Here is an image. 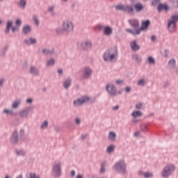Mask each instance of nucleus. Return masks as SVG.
<instances>
[{"label": "nucleus", "mask_w": 178, "mask_h": 178, "mask_svg": "<svg viewBox=\"0 0 178 178\" xmlns=\"http://www.w3.org/2000/svg\"><path fill=\"white\" fill-rule=\"evenodd\" d=\"M160 2H161V0H153L152 4L154 5V6L155 5H159Z\"/></svg>", "instance_id": "nucleus-53"}, {"label": "nucleus", "mask_w": 178, "mask_h": 178, "mask_svg": "<svg viewBox=\"0 0 178 178\" xmlns=\"http://www.w3.org/2000/svg\"><path fill=\"white\" fill-rule=\"evenodd\" d=\"M56 63V60L54 58H50L46 60L47 67H52Z\"/></svg>", "instance_id": "nucleus-27"}, {"label": "nucleus", "mask_w": 178, "mask_h": 178, "mask_svg": "<svg viewBox=\"0 0 178 178\" xmlns=\"http://www.w3.org/2000/svg\"><path fill=\"white\" fill-rule=\"evenodd\" d=\"M30 178H40L35 175V174H31L30 175Z\"/></svg>", "instance_id": "nucleus-60"}, {"label": "nucleus", "mask_w": 178, "mask_h": 178, "mask_svg": "<svg viewBox=\"0 0 178 178\" xmlns=\"http://www.w3.org/2000/svg\"><path fill=\"white\" fill-rule=\"evenodd\" d=\"M129 45L131 47V49L134 51V52L140 50V45L137 44V40H132L131 42H130Z\"/></svg>", "instance_id": "nucleus-20"}, {"label": "nucleus", "mask_w": 178, "mask_h": 178, "mask_svg": "<svg viewBox=\"0 0 178 178\" xmlns=\"http://www.w3.org/2000/svg\"><path fill=\"white\" fill-rule=\"evenodd\" d=\"M55 131H56V133H60V131H62V128L59 127H56L54 128Z\"/></svg>", "instance_id": "nucleus-51"}, {"label": "nucleus", "mask_w": 178, "mask_h": 178, "mask_svg": "<svg viewBox=\"0 0 178 178\" xmlns=\"http://www.w3.org/2000/svg\"><path fill=\"white\" fill-rule=\"evenodd\" d=\"M105 165H106V162H103L101 164V168H100V173H104L106 170H105Z\"/></svg>", "instance_id": "nucleus-41"}, {"label": "nucleus", "mask_w": 178, "mask_h": 178, "mask_svg": "<svg viewBox=\"0 0 178 178\" xmlns=\"http://www.w3.org/2000/svg\"><path fill=\"white\" fill-rule=\"evenodd\" d=\"M57 72L58 73V74H63V70H62V69H58V70H57Z\"/></svg>", "instance_id": "nucleus-59"}, {"label": "nucleus", "mask_w": 178, "mask_h": 178, "mask_svg": "<svg viewBox=\"0 0 178 178\" xmlns=\"http://www.w3.org/2000/svg\"><path fill=\"white\" fill-rule=\"evenodd\" d=\"M115 145H109L106 149V153L107 154H112L113 151H115Z\"/></svg>", "instance_id": "nucleus-38"}, {"label": "nucleus", "mask_w": 178, "mask_h": 178, "mask_svg": "<svg viewBox=\"0 0 178 178\" xmlns=\"http://www.w3.org/2000/svg\"><path fill=\"white\" fill-rule=\"evenodd\" d=\"M117 10H123V12H127L129 15L134 16V8L130 5H117L115 7Z\"/></svg>", "instance_id": "nucleus-8"}, {"label": "nucleus", "mask_w": 178, "mask_h": 178, "mask_svg": "<svg viewBox=\"0 0 178 178\" xmlns=\"http://www.w3.org/2000/svg\"><path fill=\"white\" fill-rule=\"evenodd\" d=\"M108 138L110 141H116V133L115 131H110L108 135Z\"/></svg>", "instance_id": "nucleus-34"}, {"label": "nucleus", "mask_w": 178, "mask_h": 178, "mask_svg": "<svg viewBox=\"0 0 178 178\" xmlns=\"http://www.w3.org/2000/svg\"><path fill=\"white\" fill-rule=\"evenodd\" d=\"M135 108L136 109H137L138 111H139V109H141L143 108V104L141 103H138L135 105Z\"/></svg>", "instance_id": "nucleus-46"}, {"label": "nucleus", "mask_w": 178, "mask_h": 178, "mask_svg": "<svg viewBox=\"0 0 178 178\" xmlns=\"http://www.w3.org/2000/svg\"><path fill=\"white\" fill-rule=\"evenodd\" d=\"M16 178H23V175H19L17 176Z\"/></svg>", "instance_id": "nucleus-64"}, {"label": "nucleus", "mask_w": 178, "mask_h": 178, "mask_svg": "<svg viewBox=\"0 0 178 178\" xmlns=\"http://www.w3.org/2000/svg\"><path fill=\"white\" fill-rule=\"evenodd\" d=\"M131 116L133 118L132 122L134 123H138L139 120L138 118H141L143 116V112L140 110L134 111L131 113Z\"/></svg>", "instance_id": "nucleus-13"}, {"label": "nucleus", "mask_w": 178, "mask_h": 178, "mask_svg": "<svg viewBox=\"0 0 178 178\" xmlns=\"http://www.w3.org/2000/svg\"><path fill=\"white\" fill-rule=\"evenodd\" d=\"M169 69H176V60L175 58H171L168 62Z\"/></svg>", "instance_id": "nucleus-32"}, {"label": "nucleus", "mask_w": 178, "mask_h": 178, "mask_svg": "<svg viewBox=\"0 0 178 178\" xmlns=\"http://www.w3.org/2000/svg\"><path fill=\"white\" fill-rule=\"evenodd\" d=\"M175 170H176V166H175V165H168L163 168L162 171V176L163 177H168L169 176L172 175V173H173Z\"/></svg>", "instance_id": "nucleus-9"}, {"label": "nucleus", "mask_w": 178, "mask_h": 178, "mask_svg": "<svg viewBox=\"0 0 178 178\" xmlns=\"http://www.w3.org/2000/svg\"><path fill=\"white\" fill-rule=\"evenodd\" d=\"M149 24H151V22L149 21V19L143 22L141 27L139 28V30L136 31L135 33L140 35L141 34V31L144 30H148V27H149Z\"/></svg>", "instance_id": "nucleus-14"}, {"label": "nucleus", "mask_w": 178, "mask_h": 178, "mask_svg": "<svg viewBox=\"0 0 178 178\" xmlns=\"http://www.w3.org/2000/svg\"><path fill=\"white\" fill-rule=\"evenodd\" d=\"M3 83H5V79H0V87L3 86Z\"/></svg>", "instance_id": "nucleus-54"}, {"label": "nucleus", "mask_w": 178, "mask_h": 178, "mask_svg": "<svg viewBox=\"0 0 178 178\" xmlns=\"http://www.w3.org/2000/svg\"><path fill=\"white\" fill-rule=\"evenodd\" d=\"M92 75V70H91V68H90L88 67H86L83 69L84 79H86V80H88V79H90Z\"/></svg>", "instance_id": "nucleus-17"}, {"label": "nucleus", "mask_w": 178, "mask_h": 178, "mask_svg": "<svg viewBox=\"0 0 178 178\" xmlns=\"http://www.w3.org/2000/svg\"><path fill=\"white\" fill-rule=\"evenodd\" d=\"M140 129L143 131V133H145V131H147V126L145 124H142L140 126Z\"/></svg>", "instance_id": "nucleus-48"}, {"label": "nucleus", "mask_w": 178, "mask_h": 178, "mask_svg": "<svg viewBox=\"0 0 178 178\" xmlns=\"http://www.w3.org/2000/svg\"><path fill=\"white\" fill-rule=\"evenodd\" d=\"M78 47L83 51H88L92 49V42L90 40H83L78 42Z\"/></svg>", "instance_id": "nucleus-10"}, {"label": "nucleus", "mask_w": 178, "mask_h": 178, "mask_svg": "<svg viewBox=\"0 0 178 178\" xmlns=\"http://www.w3.org/2000/svg\"><path fill=\"white\" fill-rule=\"evenodd\" d=\"M145 84H147V80L145 79H140L137 81V85L139 86V87H144Z\"/></svg>", "instance_id": "nucleus-35"}, {"label": "nucleus", "mask_w": 178, "mask_h": 178, "mask_svg": "<svg viewBox=\"0 0 178 178\" xmlns=\"http://www.w3.org/2000/svg\"><path fill=\"white\" fill-rule=\"evenodd\" d=\"M12 31H13V33H16V31H19V28L15 27V26L12 27Z\"/></svg>", "instance_id": "nucleus-55"}, {"label": "nucleus", "mask_w": 178, "mask_h": 178, "mask_svg": "<svg viewBox=\"0 0 178 178\" xmlns=\"http://www.w3.org/2000/svg\"><path fill=\"white\" fill-rule=\"evenodd\" d=\"M8 49H9V46L4 47L3 49L0 52V55L1 56H4V55H6V51H8Z\"/></svg>", "instance_id": "nucleus-40"}, {"label": "nucleus", "mask_w": 178, "mask_h": 178, "mask_svg": "<svg viewBox=\"0 0 178 178\" xmlns=\"http://www.w3.org/2000/svg\"><path fill=\"white\" fill-rule=\"evenodd\" d=\"M19 115L22 119L29 118V115H30V107H26V108L22 110Z\"/></svg>", "instance_id": "nucleus-16"}, {"label": "nucleus", "mask_w": 178, "mask_h": 178, "mask_svg": "<svg viewBox=\"0 0 178 178\" xmlns=\"http://www.w3.org/2000/svg\"><path fill=\"white\" fill-rule=\"evenodd\" d=\"M112 33H113V29L111 26H106L104 27L103 34L104 35H106V37H111L112 35Z\"/></svg>", "instance_id": "nucleus-18"}, {"label": "nucleus", "mask_w": 178, "mask_h": 178, "mask_svg": "<svg viewBox=\"0 0 178 178\" xmlns=\"http://www.w3.org/2000/svg\"><path fill=\"white\" fill-rule=\"evenodd\" d=\"M118 109H119V106H115L113 107V111H118Z\"/></svg>", "instance_id": "nucleus-63"}, {"label": "nucleus", "mask_w": 178, "mask_h": 178, "mask_svg": "<svg viewBox=\"0 0 178 178\" xmlns=\"http://www.w3.org/2000/svg\"><path fill=\"white\" fill-rule=\"evenodd\" d=\"M47 12L51 15V16H55V6H51L48 7Z\"/></svg>", "instance_id": "nucleus-37"}, {"label": "nucleus", "mask_w": 178, "mask_h": 178, "mask_svg": "<svg viewBox=\"0 0 178 178\" xmlns=\"http://www.w3.org/2000/svg\"><path fill=\"white\" fill-rule=\"evenodd\" d=\"M16 26H22V20L20 19H17L15 21Z\"/></svg>", "instance_id": "nucleus-50"}, {"label": "nucleus", "mask_w": 178, "mask_h": 178, "mask_svg": "<svg viewBox=\"0 0 178 178\" xmlns=\"http://www.w3.org/2000/svg\"><path fill=\"white\" fill-rule=\"evenodd\" d=\"M42 53L44 55H55L56 54V52L55 51V49L54 48H51V49H42Z\"/></svg>", "instance_id": "nucleus-22"}, {"label": "nucleus", "mask_w": 178, "mask_h": 178, "mask_svg": "<svg viewBox=\"0 0 178 178\" xmlns=\"http://www.w3.org/2000/svg\"><path fill=\"white\" fill-rule=\"evenodd\" d=\"M26 5H27L26 0H19V6L20 8H22V9H24Z\"/></svg>", "instance_id": "nucleus-39"}, {"label": "nucleus", "mask_w": 178, "mask_h": 178, "mask_svg": "<svg viewBox=\"0 0 178 178\" xmlns=\"http://www.w3.org/2000/svg\"><path fill=\"white\" fill-rule=\"evenodd\" d=\"M16 156H19V158H24L27 154V152L23 149H16L15 150Z\"/></svg>", "instance_id": "nucleus-19"}, {"label": "nucleus", "mask_w": 178, "mask_h": 178, "mask_svg": "<svg viewBox=\"0 0 178 178\" xmlns=\"http://www.w3.org/2000/svg\"><path fill=\"white\" fill-rule=\"evenodd\" d=\"M52 172L56 177L62 176V162L55 161L53 164Z\"/></svg>", "instance_id": "nucleus-7"}, {"label": "nucleus", "mask_w": 178, "mask_h": 178, "mask_svg": "<svg viewBox=\"0 0 178 178\" xmlns=\"http://www.w3.org/2000/svg\"><path fill=\"white\" fill-rule=\"evenodd\" d=\"M49 126V122L47 120H44L40 123V130H47Z\"/></svg>", "instance_id": "nucleus-28"}, {"label": "nucleus", "mask_w": 178, "mask_h": 178, "mask_svg": "<svg viewBox=\"0 0 178 178\" xmlns=\"http://www.w3.org/2000/svg\"><path fill=\"white\" fill-rule=\"evenodd\" d=\"M61 29L66 34H70L74 31V24L69 19H65L61 22Z\"/></svg>", "instance_id": "nucleus-3"}, {"label": "nucleus", "mask_w": 178, "mask_h": 178, "mask_svg": "<svg viewBox=\"0 0 178 178\" xmlns=\"http://www.w3.org/2000/svg\"><path fill=\"white\" fill-rule=\"evenodd\" d=\"M115 83L118 85V86H122V84H124V81L122 80V79H117L115 81Z\"/></svg>", "instance_id": "nucleus-47"}, {"label": "nucleus", "mask_w": 178, "mask_h": 178, "mask_svg": "<svg viewBox=\"0 0 178 178\" xmlns=\"http://www.w3.org/2000/svg\"><path fill=\"white\" fill-rule=\"evenodd\" d=\"M20 105H22V99H17L13 102L11 108L12 109H19Z\"/></svg>", "instance_id": "nucleus-25"}, {"label": "nucleus", "mask_w": 178, "mask_h": 178, "mask_svg": "<svg viewBox=\"0 0 178 178\" xmlns=\"http://www.w3.org/2000/svg\"><path fill=\"white\" fill-rule=\"evenodd\" d=\"M33 20L34 23H35L36 26L40 25V20L38 19V17L36 15L33 16Z\"/></svg>", "instance_id": "nucleus-42"}, {"label": "nucleus", "mask_w": 178, "mask_h": 178, "mask_svg": "<svg viewBox=\"0 0 178 178\" xmlns=\"http://www.w3.org/2000/svg\"><path fill=\"white\" fill-rule=\"evenodd\" d=\"M106 90L108 94L111 95V97H116L118 94H120V92H118V90H116V86H114V85L112 83L107 84L106 86Z\"/></svg>", "instance_id": "nucleus-11"}, {"label": "nucleus", "mask_w": 178, "mask_h": 178, "mask_svg": "<svg viewBox=\"0 0 178 178\" xmlns=\"http://www.w3.org/2000/svg\"><path fill=\"white\" fill-rule=\"evenodd\" d=\"M13 24V22L12 21H8L6 23V29L4 31V33L6 34H9V33L10 32V28L12 27Z\"/></svg>", "instance_id": "nucleus-33"}, {"label": "nucleus", "mask_w": 178, "mask_h": 178, "mask_svg": "<svg viewBox=\"0 0 178 178\" xmlns=\"http://www.w3.org/2000/svg\"><path fill=\"white\" fill-rule=\"evenodd\" d=\"M28 66H29V63H27V61H25L22 64L23 69H27Z\"/></svg>", "instance_id": "nucleus-52"}, {"label": "nucleus", "mask_w": 178, "mask_h": 178, "mask_svg": "<svg viewBox=\"0 0 178 178\" xmlns=\"http://www.w3.org/2000/svg\"><path fill=\"white\" fill-rule=\"evenodd\" d=\"M151 40L152 41L154 42L156 40V36H155V35H152L151 37Z\"/></svg>", "instance_id": "nucleus-58"}, {"label": "nucleus", "mask_w": 178, "mask_h": 178, "mask_svg": "<svg viewBox=\"0 0 178 178\" xmlns=\"http://www.w3.org/2000/svg\"><path fill=\"white\" fill-rule=\"evenodd\" d=\"M146 63L149 65V66H155V58L152 56H148L146 59Z\"/></svg>", "instance_id": "nucleus-29"}, {"label": "nucleus", "mask_w": 178, "mask_h": 178, "mask_svg": "<svg viewBox=\"0 0 178 178\" xmlns=\"http://www.w3.org/2000/svg\"><path fill=\"white\" fill-rule=\"evenodd\" d=\"M119 56V51L117 48H112L106 50L103 54L104 62H116Z\"/></svg>", "instance_id": "nucleus-1"}, {"label": "nucleus", "mask_w": 178, "mask_h": 178, "mask_svg": "<svg viewBox=\"0 0 178 178\" xmlns=\"http://www.w3.org/2000/svg\"><path fill=\"white\" fill-rule=\"evenodd\" d=\"M81 123V118L76 117L75 118V124H76L77 126H80Z\"/></svg>", "instance_id": "nucleus-45"}, {"label": "nucleus", "mask_w": 178, "mask_h": 178, "mask_svg": "<svg viewBox=\"0 0 178 178\" xmlns=\"http://www.w3.org/2000/svg\"><path fill=\"white\" fill-rule=\"evenodd\" d=\"M20 136H24V129L22 128L19 129Z\"/></svg>", "instance_id": "nucleus-56"}, {"label": "nucleus", "mask_w": 178, "mask_h": 178, "mask_svg": "<svg viewBox=\"0 0 178 178\" xmlns=\"http://www.w3.org/2000/svg\"><path fill=\"white\" fill-rule=\"evenodd\" d=\"M129 23L133 29H126L127 33H129V34H132V35H140V33H136V31H138V30H140V22L138 21V19H129Z\"/></svg>", "instance_id": "nucleus-4"}, {"label": "nucleus", "mask_w": 178, "mask_h": 178, "mask_svg": "<svg viewBox=\"0 0 178 178\" xmlns=\"http://www.w3.org/2000/svg\"><path fill=\"white\" fill-rule=\"evenodd\" d=\"M102 29H104V26H103L102 25H99V26H98V31H101V30H102Z\"/></svg>", "instance_id": "nucleus-61"}, {"label": "nucleus", "mask_w": 178, "mask_h": 178, "mask_svg": "<svg viewBox=\"0 0 178 178\" xmlns=\"http://www.w3.org/2000/svg\"><path fill=\"white\" fill-rule=\"evenodd\" d=\"M24 43L26 45H34L37 44V39L35 38H29V39H25Z\"/></svg>", "instance_id": "nucleus-23"}, {"label": "nucleus", "mask_w": 178, "mask_h": 178, "mask_svg": "<svg viewBox=\"0 0 178 178\" xmlns=\"http://www.w3.org/2000/svg\"><path fill=\"white\" fill-rule=\"evenodd\" d=\"M22 31L24 34V35H28V34H30V33H31V26L30 25L24 26Z\"/></svg>", "instance_id": "nucleus-26"}, {"label": "nucleus", "mask_w": 178, "mask_h": 178, "mask_svg": "<svg viewBox=\"0 0 178 178\" xmlns=\"http://www.w3.org/2000/svg\"><path fill=\"white\" fill-rule=\"evenodd\" d=\"M10 141L13 145H17L19 143V132L15 129L10 138Z\"/></svg>", "instance_id": "nucleus-12"}, {"label": "nucleus", "mask_w": 178, "mask_h": 178, "mask_svg": "<svg viewBox=\"0 0 178 178\" xmlns=\"http://www.w3.org/2000/svg\"><path fill=\"white\" fill-rule=\"evenodd\" d=\"M75 175H76V171L72 170L70 172L71 177H74Z\"/></svg>", "instance_id": "nucleus-57"}, {"label": "nucleus", "mask_w": 178, "mask_h": 178, "mask_svg": "<svg viewBox=\"0 0 178 178\" xmlns=\"http://www.w3.org/2000/svg\"><path fill=\"white\" fill-rule=\"evenodd\" d=\"M29 73L31 76L38 77L40 76V70L35 65H31L29 68Z\"/></svg>", "instance_id": "nucleus-15"}, {"label": "nucleus", "mask_w": 178, "mask_h": 178, "mask_svg": "<svg viewBox=\"0 0 178 178\" xmlns=\"http://www.w3.org/2000/svg\"><path fill=\"white\" fill-rule=\"evenodd\" d=\"M134 6V9L137 13H140V12H143V10H144V5H143L140 2L136 3Z\"/></svg>", "instance_id": "nucleus-21"}, {"label": "nucleus", "mask_w": 178, "mask_h": 178, "mask_svg": "<svg viewBox=\"0 0 178 178\" xmlns=\"http://www.w3.org/2000/svg\"><path fill=\"white\" fill-rule=\"evenodd\" d=\"M168 22V31L169 33H173L175 29H176V23L178 22V14L171 16V18Z\"/></svg>", "instance_id": "nucleus-6"}, {"label": "nucleus", "mask_w": 178, "mask_h": 178, "mask_svg": "<svg viewBox=\"0 0 178 178\" xmlns=\"http://www.w3.org/2000/svg\"><path fill=\"white\" fill-rule=\"evenodd\" d=\"M113 169L119 175H127V164L124 159H120L115 162Z\"/></svg>", "instance_id": "nucleus-2"}, {"label": "nucleus", "mask_w": 178, "mask_h": 178, "mask_svg": "<svg viewBox=\"0 0 178 178\" xmlns=\"http://www.w3.org/2000/svg\"><path fill=\"white\" fill-rule=\"evenodd\" d=\"M3 115H6V116H15L16 115V113L13 111V109H9V108H4L2 111Z\"/></svg>", "instance_id": "nucleus-24"}, {"label": "nucleus", "mask_w": 178, "mask_h": 178, "mask_svg": "<svg viewBox=\"0 0 178 178\" xmlns=\"http://www.w3.org/2000/svg\"><path fill=\"white\" fill-rule=\"evenodd\" d=\"M33 102H34V99L33 97L28 98L26 100V104L27 105H31Z\"/></svg>", "instance_id": "nucleus-43"}, {"label": "nucleus", "mask_w": 178, "mask_h": 178, "mask_svg": "<svg viewBox=\"0 0 178 178\" xmlns=\"http://www.w3.org/2000/svg\"><path fill=\"white\" fill-rule=\"evenodd\" d=\"M124 90H125V92H127V94H129V92L131 91V87L127 86L125 87Z\"/></svg>", "instance_id": "nucleus-49"}, {"label": "nucleus", "mask_w": 178, "mask_h": 178, "mask_svg": "<svg viewBox=\"0 0 178 178\" xmlns=\"http://www.w3.org/2000/svg\"><path fill=\"white\" fill-rule=\"evenodd\" d=\"M157 9L159 12H161L163 10H166V12H168V10H169V6L166 4L159 3Z\"/></svg>", "instance_id": "nucleus-30"}, {"label": "nucleus", "mask_w": 178, "mask_h": 178, "mask_svg": "<svg viewBox=\"0 0 178 178\" xmlns=\"http://www.w3.org/2000/svg\"><path fill=\"white\" fill-rule=\"evenodd\" d=\"M90 97L82 96L73 101V106L74 108H79V106H83L85 104H88L90 102Z\"/></svg>", "instance_id": "nucleus-5"}, {"label": "nucleus", "mask_w": 178, "mask_h": 178, "mask_svg": "<svg viewBox=\"0 0 178 178\" xmlns=\"http://www.w3.org/2000/svg\"><path fill=\"white\" fill-rule=\"evenodd\" d=\"M70 86H72V79H67L63 82V87L65 90H67L70 88Z\"/></svg>", "instance_id": "nucleus-31"}, {"label": "nucleus", "mask_w": 178, "mask_h": 178, "mask_svg": "<svg viewBox=\"0 0 178 178\" xmlns=\"http://www.w3.org/2000/svg\"><path fill=\"white\" fill-rule=\"evenodd\" d=\"M154 176V174H152V172H144L143 173V177L145 178H149V177H152Z\"/></svg>", "instance_id": "nucleus-44"}, {"label": "nucleus", "mask_w": 178, "mask_h": 178, "mask_svg": "<svg viewBox=\"0 0 178 178\" xmlns=\"http://www.w3.org/2000/svg\"><path fill=\"white\" fill-rule=\"evenodd\" d=\"M84 177L83 176V175L81 174H79L76 175V178H83Z\"/></svg>", "instance_id": "nucleus-62"}, {"label": "nucleus", "mask_w": 178, "mask_h": 178, "mask_svg": "<svg viewBox=\"0 0 178 178\" xmlns=\"http://www.w3.org/2000/svg\"><path fill=\"white\" fill-rule=\"evenodd\" d=\"M132 58L134 59V60H136V63H139V65L140 63H141V62H143L141 57L138 54L133 55Z\"/></svg>", "instance_id": "nucleus-36"}]
</instances>
